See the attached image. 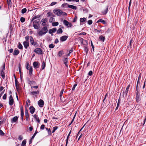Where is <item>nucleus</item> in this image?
Here are the masks:
<instances>
[{
    "instance_id": "1",
    "label": "nucleus",
    "mask_w": 146,
    "mask_h": 146,
    "mask_svg": "<svg viewBox=\"0 0 146 146\" xmlns=\"http://www.w3.org/2000/svg\"><path fill=\"white\" fill-rule=\"evenodd\" d=\"M54 13L58 16H60L62 15H66L67 14L64 12H62V11L60 9H55L53 10Z\"/></svg>"
},
{
    "instance_id": "2",
    "label": "nucleus",
    "mask_w": 146,
    "mask_h": 146,
    "mask_svg": "<svg viewBox=\"0 0 146 146\" xmlns=\"http://www.w3.org/2000/svg\"><path fill=\"white\" fill-rule=\"evenodd\" d=\"M48 31L47 27L45 26L43 27L41 30L38 32V34L39 36H42L46 34L48 32Z\"/></svg>"
},
{
    "instance_id": "3",
    "label": "nucleus",
    "mask_w": 146,
    "mask_h": 146,
    "mask_svg": "<svg viewBox=\"0 0 146 146\" xmlns=\"http://www.w3.org/2000/svg\"><path fill=\"white\" fill-rule=\"evenodd\" d=\"M64 24L67 27H70L72 26L73 25L71 23H69L66 20L63 21Z\"/></svg>"
},
{
    "instance_id": "4",
    "label": "nucleus",
    "mask_w": 146,
    "mask_h": 146,
    "mask_svg": "<svg viewBox=\"0 0 146 146\" xmlns=\"http://www.w3.org/2000/svg\"><path fill=\"white\" fill-rule=\"evenodd\" d=\"M35 52L38 54H42V52L41 49L40 48H36L34 50Z\"/></svg>"
},
{
    "instance_id": "5",
    "label": "nucleus",
    "mask_w": 146,
    "mask_h": 146,
    "mask_svg": "<svg viewBox=\"0 0 146 146\" xmlns=\"http://www.w3.org/2000/svg\"><path fill=\"white\" fill-rule=\"evenodd\" d=\"M14 102L13 99L11 95L9 97V104L11 105L12 106L13 105Z\"/></svg>"
},
{
    "instance_id": "6",
    "label": "nucleus",
    "mask_w": 146,
    "mask_h": 146,
    "mask_svg": "<svg viewBox=\"0 0 146 146\" xmlns=\"http://www.w3.org/2000/svg\"><path fill=\"white\" fill-rule=\"evenodd\" d=\"M38 104L39 107H42L44 105V102L42 100H40L38 101Z\"/></svg>"
},
{
    "instance_id": "7",
    "label": "nucleus",
    "mask_w": 146,
    "mask_h": 146,
    "mask_svg": "<svg viewBox=\"0 0 146 146\" xmlns=\"http://www.w3.org/2000/svg\"><path fill=\"white\" fill-rule=\"evenodd\" d=\"M68 36H64L61 37L60 40L62 42L65 41L68 38Z\"/></svg>"
},
{
    "instance_id": "8",
    "label": "nucleus",
    "mask_w": 146,
    "mask_h": 146,
    "mask_svg": "<svg viewBox=\"0 0 146 146\" xmlns=\"http://www.w3.org/2000/svg\"><path fill=\"white\" fill-rule=\"evenodd\" d=\"M33 65L35 68H37L39 67V63L38 62H34L33 63Z\"/></svg>"
},
{
    "instance_id": "9",
    "label": "nucleus",
    "mask_w": 146,
    "mask_h": 146,
    "mask_svg": "<svg viewBox=\"0 0 146 146\" xmlns=\"http://www.w3.org/2000/svg\"><path fill=\"white\" fill-rule=\"evenodd\" d=\"M29 110L30 113L32 114H33L34 113L35 110V108L32 106H30Z\"/></svg>"
},
{
    "instance_id": "10",
    "label": "nucleus",
    "mask_w": 146,
    "mask_h": 146,
    "mask_svg": "<svg viewBox=\"0 0 146 146\" xmlns=\"http://www.w3.org/2000/svg\"><path fill=\"white\" fill-rule=\"evenodd\" d=\"M25 115L26 117V119L27 121L29 120V114L28 113V111L27 109H25Z\"/></svg>"
},
{
    "instance_id": "11",
    "label": "nucleus",
    "mask_w": 146,
    "mask_h": 146,
    "mask_svg": "<svg viewBox=\"0 0 146 146\" xmlns=\"http://www.w3.org/2000/svg\"><path fill=\"white\" fill-rule=\"evenodd\" d=\"M23 44L25 48L27 49L29 46V42L25 41L23 42Z\"/></svg>"
},
{
    "instance_id": "12",
    "label": "nucleus",
    "mask_w": 146,
    "mask_h": 146,
    "mask_svg": "<svg viewBox=\"0 0 146 146\" xmlns=\"http://www.w3.org/2000/svg\"><path fill=\"white\" fill-rule=\"evenodd\" d=\"M5 65H4L3 66V69L1 71V76L2 77V78L3 79H4L5 78V74H4V73L3 71V70H5Z\"/></svg>"
},
{
    "instance_id": "13",
    "label": "nucleus",
    "mask_w": 146,
    "mask_h": 146,
    "mask_svg": "<svg viewBox=\"0 0 146 146\" xmlns=\"http://www.w3.org/2000/svg\"><path fill=\"white\" fill-rule=\"evenodd\" d=\"M47 21V19L46 18L42 19L41 21L42 25L44 26L46 25V22Z\"/></svg>"
},
{
    "instance_id": "14",
    "label": "nucleus",
    "mask_w": 146,
    "mask_h": 146,
    "mask_svg": "<svg viewBox=\"0 0 146 146\" xmlns=\"http://www.w3.org/2000/svg\"><path fill=\"white\" fill-rule=\"evenodd\" d=\"M39 94V91L38 90L36 91H32L30 92V94L33 95H37Z\"/></svg>"
},
{
    "instance_id": "15",
    "label": "nucleus",
    "mask_w": 146,
    "mask_h": 146,
    "mask_svg": "<svg viewBox=\"0 0 146 146\" xmlns=\"http://www.w3.org/2000/svg\"><path fill=\"white\" fill-rule=\"evenodd\" d=\"M33 116L34 118L36 119V121H37L38 123H39L40 122V120H39L37 115L36 114H35L33 115Z\"/></svg>"
},
{
    "instance_id": "16",
    "label": "nucleus",
    "mask_w": 146,
    "mask_h": 146,
    "mask_svg": "<svg viewBox=\"0 0 146 146\" xmlns=\"http://www.w3.org/2000/svg\"><path fill=\"white\" fill-rule=\"evenodd\" d=\"M68 7L74 10H76L77 9V7L76 6L70 5H68Z\"/></svg>"
},
{
    "instance_id": "17",
    "label": "nucleus",
    "mask_w": 146,
    "mask_h": 146,
    "mask_svg": "<svg viewBox=\"0 0 146 146\" xmlns=\"http://www.w3.org/2000/svg\"><path fill=\"white\" fill-rule=\"evenodd\" d=\"M99 39L100 41L104 42L105 40V37L104 36L101 35L100 36Z\"/></svg>"
},
{
    "instance_id": "18",
    "label": "nucleus",
    "mask_w": 146,
    "mask_h": 146,
    "mask_svg": "<svg viewBox=\"0 0 146 146\" xmlns=\"http://www.w3.org/2000/svg\"><path fill=\"white\" fill-rule=\"evenodd\" d=\"M18 119V117L17 116H15L13 117L11 120V122L13 123V122H16Z\"/></svg>"
},
{
    "instance_id": "19",
    "label": "nucleus",
    "mask_w": 146,
    "mask_h": 146,
    "mask_svg": "<svg viewBox=\"0 0 146 146\" xmlns=\"http://www.w3.org/2000/svg\"><path fill=\"white\" fill-rule=\"evenodd\" d=\"M130 84L127 87L125 90V95L126 96L127 93L128 92L129 89L130 87Z\"/></svg>"
},
{
    "instance_id": "20",
    "label": "nucleus",
    "mask_w": 146,
    "mask_h": 146,
    "mask_svg": "<svg viewBox=\"0 0 146 146\" xmlns=\"http://www.w3.org/2000/svg\"><path fill=\"white\" fill-rule=\"evenodd\" d=\"M69 5L67 3H65L63 4L62 5V7L63 8H67L68 7V5Z\"/></svg>"
},
{
    "instance_id": "21",
    "label": "nucleus",
    "mask_w": 146,
    "mask_h": 146,
    "mask_svg": "<svg viewBox=\"0 0 146 146\" xmlns=\"http://www.w3.org/2000/svg\"><path fill=\"white\" fill-rule=\"evenodd\" d=\"M19 53V51L18 50H15L14 51V52L13 53V55H18Z\"/></svg>"
},
{
    "instance_id": "22",
    "label": "nucleus",
    "mask_w": 146,
    "mask_h": 146,
    "mask_svg": "<svg viewBox=\"0 0 146 146\" xmlns=\"http://www.w3.org/2000/svg\"><path fill=\"white\" fill-rule=\"evenodd\" d=\"M86 20V18H81L80 19V23H84Z\"/></svg>"
},
{
    "instance_id": "23",
    "label": "nucleus",
    "mask_w": 146,
    "mask_h": 146,
    "mask_svg": "<svg viewBox=\"0 0 146 146\" xmlns=\"http://www.w3.org/2000/svg\"><path fill=\"white\" fill-rule=\"evenodd\" d=\"M64 54V52L63 50H61L58 52V56H61L63 54Z\"/></svg>"
},
{
    "instance_id": "24",
    "label": "nucleus",
    "mask_w": 146,
    "mask_h": 146,
    "mask_svg": "<svg viewBox=\"0 0 146 146\" xmlns=\"http://www.w3.org/2000/svg\"><path fill=\"white\" fill-rule=\"evenodd\" d=\"M63 31L62 29L60 28L57 31V34H61L62 33Z\"/></svg>"
},
{
    "instance_id": "25",
    "label": "nucleus",
    "mask_w": 146,
    "mask_h": 146,
    "mask_svg": "<svg viewBox=\"0 0 146 146\" xmlns=\"http://www.w3.org/2000/svg\"><path fill=\"white\" fill-rule=\"evenodd\" d=\"M58 24L59 23L58 22H54L52 23V25L53 26L55 27L58 26Z\"/></svg>"
},
{
    "instance_id": "26",
    "label": "nucleus",
    "mask_w": 146,
    "mask_h": 146,
    "mask_svg": "<svg viewBox=\"0 0 146 146\" xmlns=\"http://www.w3.org/2000/svg\"><path fill=\"white\" fill-rule=\"evenodd\" d=\"M39 17H40V16L39 15L35 16L33 17L32 18V19H31V22H32L33 21H34V20L35 19H36V18H38Z\"/></svg>"
},
{
    "instance_id": "27",
    "label": "nucleus",
    "mask_w": 146,
    "mask_h": 146,
    "mask_svg": "<svg viewBox=\"0 0 146 146\" xmlns=\"http://www.w3.org/2000/svg\"><path fill=\"white\" fill-rule=\"evenodd\" d=\"M140 96H136V100L137 102H139L140 100V99L139 98Z\"/></svg>"
},
{
    "instance_id": "28",
    "label": "nucleus",
    "mask_w": 146,
    "mask_h": 146,
    "mask_svg": "<svg viewBox=\"0 0 146 146\" xmlns=\"http://www.w3.org/2000/svg\"><path fill=\"white\" fill-rule=\"evenodd\" d=\"M29 74L30 75H31L32 74L33 72V68L32 66H31L30 67L29 69Z\"/></svg>"
},
{
    "instance_id": "29",
    "label": "nucleus",
    "mask_w": 146,
    "mask_h": 146,
    "mask_svg": "<svg viewBox=\"0 0 146 146\" xmlns=\"http://www.w3.org/2000/svg\"><path fill=\"white\" fill-rule=\"evenodd\" d=\"M108 7H107L106 9L104 10V11H102V13L103 14H106L108 12Z\"/></svg>"
},
{
    "instance_id": "30",
    "label": "nucleus",
    "mask_w": 146,
    "mask_h": 146,
    "mask_svg": "<svg viewBox=\"0 0 146 146\" xmlns=\"http://www.w3.org/2000/svg\"><path fill=\"white\" fill-rule=\"evenodd\" d=\"M26 141L25 139L23 140L21 146H25L26 145Z\"/></svg>"
},
{
    "instance_id": "31",
    "label": "nucleus",
    "mask_w": 146,
    "mask_h": 146,
    "mask_svg": "<svg viewBox=\"0 0 146 146\" xmlns=\"http://www.w3.org/2000/svg\"><path fill=\"white\" fill-rule=\"evenodd\" d=\"M40 20L39 19L35 20L33 21V24H38L39 23Z\"/></svg>"
},
{
    "instance_id": "32",
    "label": "nucleus",
    "mask_w": 146,
    "mask_h": 146,
    "mask_svg": "<svg viewBox=\"0 0 146 146\" xmlns=\"http://www.w3.org/2000/svg\"><path fill=\"white\" fill-rule=\"evenodd\" d=\"M99 22H101L103 24H105V21L104 20L102 19H99V20H98L97 21V23H98Z\"/></svg>"
},
{
    "instance_id": "33",
    "label": "nucleus",
    "mask_w": 146,
    "mask_h": 146,
    "mask_svg": "<svg viewBox=\"0 0 146 146\" xmlns=\"http://www.w3.org/2000/svg\"><path fill=\"white\" fill-rule=\"evenodd\" d=\"M38 133V132L37 131V130H36L35 131V133H34V134H33V135L32 137L31 138V140H32L34 139V138L35 137V136L36 135V134Z\"/></svg>"
},
{
    "instance_id": "34",
    "label": "nucleus",
    "mask_w": 146,
    "mask_h": 146,
    "mask_svg": "<svg viewBox=\"0 0 146 146\" xmlns=\"http://www.w3.org/2000/svg\"><path fill=\"white\" fill-rule=\"evenodd\" d=\"M27 9L25 8H24L21 10V13L23 14L25 13L27 11Z\"/></svg>"
},
{
    "instance_id": "35",
    "label": "nucleus",
    "mask_w": 146,
    "mask_h": 146,
    "mask_svg": "<svg viewBox=\"0 0 146 146\" xmlns=\"http://www.w3.org/2000/svg\"><path fill=\"white\" fill-rule=\"evenodd\" d=\"M58 128V127L57 126H55V127H53V128H52V133H54V132L55 131L56 129H57Z\"/></svg>"
},
{
    "instance_id": "36",
    "label": "nucleus",
    "mask_w": 146,
    "mask_h": 146,
    "mask_svg": "<svg viewBox=\"0 0 146 146\" xmlns=\"http://www.w3.org/2000/svg\"><path fill=\"white\" fill-rule=\"evenodd\" d=\"M33 25L34 28L35 29H38L39 28L38 26L37 25L33 24Z\"/></svg>"
},
{
    "instance_id": "37",
    "label": "nucleus",
    "mask_w": 146,
    "mask_h": 146,
    "mask_svg": "<svg viewBox=\"0 0 146 146\" xmlns=\"http://www.w3.org/2000/svg\"><path fill=\"white\" fill-rule=\"evenodd\" d=\"M46 66V63L45 62L43 61L42 63V70L44 69Z\"/></svg>"
},
{
    "instance_id": "38",
    "label": "nucleus",
    "mask_w": 146,
    "mask_h": 146,
    "mask_svg": "<svg viewBox=\"0 0 146 146\" xmlns=\"http://www.w3.org/2000/svg\"><path fill=\"white\" fill-rule=\"evenodd\" d=\"M79 41L82 44H83L84 39L82 38H79Z\"/></svg>"
},
{
    "instance_id": "39",
    "label": "nucleus",
    "mask_w": 146,
    "mask_h": 146,
    "mask_svg": "<svg viewBox=\"0 0 146 146\" xmlns=\"http://www.w3.org/2000/svg\"><path fill=\"white\" fill-rule=\"evenodd\" d=\"M54 21V19L53 17H50V19H49V22L50 23H52Z\"/></svg>"
},
{
    "instance_id": "40",
    "label": "nucleus",
    "mask_w": 146,
    "mask_h": 146,
    "mask_svg": "<svg viewBox=\"0 0 146 146\" xmlns=\"http://www.w3.org/2000/svg\"><path fill=\"white\" fill-rule=\"evenodd\" d=\"M25 21V19L24 17H21L20 19V21L21 23H23Z\"/></svg>"
},
{
    "instance_id": "41",
    "label": "nucleus",
    "mask_w": 146,
    "mask_h": 146,
    "mask_svg": "<svg viewBox=\"0 0 146 146\" xmlns=\"http://www.w3.org/2000/svg\"><path fill=\"white\" fill-rule=\"evenodd\" d=\"M18 48L19 49H21L23 48V46L22 45L19 43V45L18 46Z\"/></svg>"
},
{
    "instance_id": "42",
    "label": "nucleus",
    "mask_w": 146,
    "mask_h": 146,
    "mask_svg": "<svg viewBox=\"0 0 146 146\" xmlns=\"http://www.w3.org/2000/svg\"><path fill=\"white\" fill-rule=\"evenodd\" d=\"M46 129L47 131L48 134L51 133V130L50 129H48V128H46Z\"/></svg>"
},
{
    "instance_id": "43",
    "label": "nucleus",
    "mask_w": 146,
    "mask_h": 146,
    "mask_svg": "<svg viewBox=\"0 0 146 146\" xmlns=\"http://www.w3.org/2000/svg\"><path fill=\"white\" fill-rule=\"evenodd\" d=\"M70 134L69 133V134H68V135L67 137V139H66V146H67V144L68 141V137H69Z\"/></svg>"
},
{
    "instance_id": "44",
    "label": "nucleus",
    "mask_w": 146,
    "mask_h": 146,
    "mask_svg": "<svg viewBox=\"0 0 146 146\" xmlns=\"http://www.w3.org/2000/svg\"><path fill=\"white\" fill-rule=\"evenodd\" d=\"M54 46V45L52 44H51L49 45V48H53Z\"/></svg>"
},
{
    "instance_id": "45",
    "label": "nucleus",
    "mask_w": 146,
    "mask_h": 146,
    "mask_svg": "<svg viewBox=\"0 0 146 146\" xmlns=\"http://www.w3.org/2000/svg\"><path fill=\"white\" fill-rule=\"evenodd\" d=\"M4 135V133L2 130H0V135L3 136Z\"/></svg>"
},
{
    "instance_id": "46",
    "label": "nucleus",
    "mask_w": 146,
    "mask_h": 146,
    "mask_svg": "<svg viewBox=\"0 0 146 146\" xmlns=\"http://www.w3.org/2000/svg\"><path fill=\"white\" fill-rule=\"evenodd\" d=\"M57 2H53L51 3L50 4V5L51 6H53L56 4Z\"/></svg>"
},
{
    "instance_id": "47",
    "label": "nucleus",
    "mask_w": 146,
    "mask_h": 146,
    "mask_svg": "<svg viewBox=\"0 0 146 146\" xmlns=\"http://www.w3.org/2000/svg\"><path fill=\"white\" fill-rule=\"evenodd\" d=\"M7 4L8 6H9V5H10L11 3V0H7Z\"/></svg>"
},
{
    "instance_id": "48",
    "label": "nucleus",
    "mask_w": 146,
    "mask_h": 146,
    "mask_svg": "<svg viewBox=\"0 0 146 146\" xmlns=\"http://www.w3.org/2000/svg\"><path fill=\"white\" fill-rule=\"evenodd\" d=\"M45 125L44 124L42 125L40 127V129L42 130H43L44 129Z\"/></svg>"
},
{
    "instance_id": "49",
    "label": "nucleus",
    "mask_w": 146,
    "mask_h": 146,
    "mask_svg": "<svg viewBox=\"0 0 146 146\" xmlns=\"http://www.w3.org/2000/svg\"><path fill=\"white\" fill-rule=\"evenodd\" d=\"M21 120L23 121V116L24 115V113H21Z\"/></svg>"
},
{
    "instance_id": "50",
    "label": "nucleus",
    "mask_w": 146,
    "mask_h": 146,
    "mask_svg": "<svg viewBox=\"0 0 146 146\" xmlns=\"http://www.w3.org/2000/svg\"><path fill=\"white\" fill-rule=\"evenodd\" d=\"M35 83V82L34 81H31L29 82V84H34Z\"/></svg>"
},
{
    "instance_id": "51",
    "label": "nucleus",
    "mask_w": 146,
    "mask_h": 146,
    "mask_svg": "<svg viewBox=\"0 0 146 146\" xmlns=\"http://www.w3.org/2000/svg\"><path fill=\"white\" fill-rule=\"evenodd\" d=\"M30 40L31 43H32L34 41L33 38L32 37H30Z\"/></svg>"
},
{
    "instance_id": "52",
    "label": "nucleus",
    "mask_w": 146,
    "mask_h": 146,
    "mask_svg": "<svg viewBox=\"0 0 146 146\" xmlns=\"http://www.w3.org/2000/svg\"><path fill=\"white\" fill-rule=\"evenodd\" d=\"M92 23V20H89L88 22V23L89 25H91Z\"/></svg>"
},
{
    "instance_id": "53",
    "label": "nucleus",
    "mask_w": 146,
    "mask_h": 146,
    "mask_svg": "<svg viewBox=\"0 0 146 146\" xmlns=\"http://www.w3.org/2000/svg\"><path fill=\"white\" fill-rule=\"evenodd\" d=\"M29 36H26L25 37V38L26 40V41H27L28 42H29Z\"/></svg>"
},
{
    "instance_id": "54",
    "label": "nucleus",
    "mask_w": 146,
    "mask_h": 146,
    "mask_svg": "<svg viewBox=\"0 0 146 146\" xmlns=\"http://www.w3.org/2000/svg\"><path fill=\"white\" fill-rule=\"evenodd\" d=\"M6 98H7V94H5L4 95L3 97V98L4 100H5V99H6Z\"/></svg>"
},
{
    "instance_id": "55",
    "label": "nucleus",
    "mask_w": 146,
    "mask_h": 146,
    "mask_svg": "<svg viewBox=\"0 0 146 146\" xmlns=\"http://www.w3.org/2000/svg\"><path fill=\"white\" fill-rule=\"evenodd\" d=\"M77 17L76 16H75L74 17V19L73 20V22H76V21L77 20Z\"/></svg>"
},
{
    "instance_id": "56",
    "label": "nucleus",
    "mask_w": 146,
    "mask_h": 146,
    "mask_svg": "<svg viewBox=\"0 0 146 146\" xmlns=\"http://www.w3.org/2000/svg\"><path fill=\"white\" fill-rule=\"evenodd\" d=\"M77 84H75L74 85L72 89V90L73 91L75 90V89L76 87V86H77Z\"/></svg>"
},
{
    "instance_id": "57",
    "label": "nucleus",
    "mask_w": 146,
    "mask_h": 146,
    "mask_svg": "<svg viewBox=\"0 0 146 146\" xmlns=\"http://www.w3.org/2000/svg\"><path fill=\"white\" fill-rule=\"evenodd\" d=\"M64 63H66L68 62V59L67 58H65L64 60Z\"/></svg>"
},
{
    "instance_id": "58",
    "label": "nucleus",
    "mask_w": 146,
    "mask_h": 146,
    "mask_svg": "<svg viewBox=\"0 0 146 146\" xmlns=\"http://www.w3.org/2000/svg\"><path fill=\"white\" fill-rule=\"evenodd\" d=\"M52 32H53V33H55L56 32V29L55 28H52Z\"/></svg>"
},
{
    "instance_id": "59",
    "label": "nucleus",
    "mask_w": 146,
    "mask_h": 146,
    "mask_svg": "<svg viewBox=\"0 0 146 146\" xmlns=\"http://www.w3.org/2000/svg\"><path fill=\"white\" fill-rule=\"evenodd\" d=\"M26 67V69H27V70H29V63H27Z\"/></svg>"
},
{
    "instance_id": "60",
    "label": "nucleus",
    "mask_w": 146,
    "mask_h": 146,
    "mask_svg": "<svg viewBox=\"0 0 146 146\" xmlns=\"http://www.w3.org/2000/svg\"><path fill=\"white\" fill-rule=\"evenodd\" d=\"M21 113H24L23 111V106H22L20 108Z\"/></svg>"
},
{
    "instance_id": "61",
    "label": "nucleus",
    "mask_w": 146,
    "mask_h": 146,
    "mask_svg": "<svg viewBox=\"0 0 146 146\" xmlns=\"http://www.w3.org/2000/svg\"><path fill=\"white\" fill-rule=\"evenodd\" d=\"M18 139L20 141H21L23 139V137L21 135H20L19 136Z\"/></svg>"
},
{
    "instance_id": "62",
    "label": "nucleus",
    "mask_w": 146,
    "mask_h": 146,
    "mask_svg": "<svg viewBox=\"0 0 146 146\" xmlns=\"http://www.w3.org/2000/svg\"><path fill=\"white\" fill-rule=\"evenodd\" d=\"M91 45L93 48V50H94V46L92 43V40L91 41Z\"/></svg>"
},
{
    "instance_id": "63",
    "label": "nucleus",
    "mask_w": 146,
    "mask_h": 146,
    "mask_svg": "<svg viewBox=\"0 0 146 146\" xmlns=\"http://www.w3.org/2000/svg\"><path fill=\"white\" fill-rule=\"evenodd\" d=\"M93 73L92 71H90L88 73V75L89 76H91L92 75Z\"/></svg>"
},
{
    "instance_id": "64",
    "label": "nucleus",
    "mask_w": 146,
    "mask_h": 146,
    "mask_svg": "<svg viewBox=\"0 0 146 146\" xmlns=\"http://www.w3.org/2000/svg\"><path fill=\"white\" fill-rule=\"evenodd\" d=\"M32 45L35 46L37 44V43L33 41L32 43H31Z\"/></svg>"
}]
</instances>
